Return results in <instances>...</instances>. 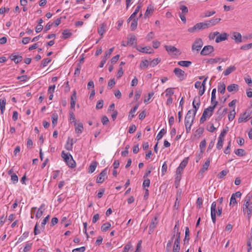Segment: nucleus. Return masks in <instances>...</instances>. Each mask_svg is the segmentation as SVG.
<instances>
[{
  "label": "nucleus",
  "instance_id": "obj_54",
  "mask_svg": "<svg viewBox=\"0 0 252 252\" xmlns=\"http://www.w3.org/2000/svg\"><path fill=\"white\" fill-rule=\"evenodd\" d=\"M114 49V47H112V48H110L109 50L106 51L105 53V55L103 56V58H107V60L109 58V57L111 55V54H112V53Z\"/></svg>",
  "mask_w": 252,
  "mask_h": 252
},
{
  "label": "nucleus",
  "instance_id": "obj_1",
  "mask_svg": "<svg viewBox=\"0 0 252 252\" xmlns=\"http://www.w3.org/2000/svg\"><path fill=\"white\" fill-rule=\"evenodd\" d=\"M195 115L192 114V111H188L185 119V126L186 127V132L189 133L191 129V126L193 124Z\"/></svg>",
  "mask_w": 252,
  "mask_h": 252
},
{
  "label": "nucleus",
  "instance_id": "obj_41",
  "mask_svg": "<svg viewBox=\"0 0 252 252\" xmlns=\"http://www.w3.org/2000/svg\"><path fill=\"white\" fill-rule=\"evenodd\" d=\"M32 246V243H27L22 251H21V249H20V252H28L31 250Z\"/></svg>",
  "mask_w": 252,
  "mask_h": 252
},
{
  "label": "nucleus",
  "instance_id": "obj_30",
  "mask_svg": "<svg viewBox=\"0 0 252 252\" xmlns=\"http://www.w3.org/2000/svg\"><path fill=\"white\" fill-rule=\"evenodd\" d=\"M236 67L234 66H230L227 68V69L223 72L224 76H227L229 75L233 71H235Z\"/></svg>",
  "mask_w": 252,
  "mask_h": 252
},
{
  "label": "nucleus",
  "instance_id": "obj_6",
  "mask_svg": "<svg viewBox=\"0 0 252 252\" xmlns=\"http://www.w3.org/2000/svg\"><path fill=\"white\" fill-rule=\"evenodd\" d=\"M218 104V102H215L213 106H210L207 108L205 109L202 115L207 118H210L213 114V111Z\"/></svg>",
  "mask_w": 252,
  "mask_h": 252
},
{
  "label": "nucleus",
  "instance_id": "obj_44",
  "mask_svg": "<svg viewBox=\"0 0 252 252\" xmlns=\"http://www.w3.org/2000/svg\"><path fill=\"white\" fill-rule=\"evenodd\" d=\"M216 209H211V216L212 221L214 223L216 222Z\"/></svg>",
  "mask_w": 252,
  "mask_h": 252
},
{
  "label": "nucleus",
  "instance_id": "obj_63",
  "mask_svg": "<svg viewBox=\"0 0 252 252\" xmlns=\"http://www.w3.org/2000/svg\"><path fill=\"white\" fill-rule=\"evenodd\" d=\"M51 62V60L48 59V58H47V59H43L42 61V62H41V65L43 66V67H45L47 65V64Z\"/></svg>",
  "mask_w": 252,
  "mask_h": 252
},
{
  "label": "nucleus",
  "instance_id": "obj_28",
  "mask_svg": "<svg viewBox=\"0 0 252 252\" xmlns=\"http://www.w3.org/2000/svg\"><path fill=\"white\" fill-rule=\"evenodd\" d=\"M6 104V99L4 97L0 98V110L1 114H3Z\"/></svg>",
  "mask_w": 252,
  "mask_h": 252
},
{
  "label": "nucleus",
  "instance_id": "obj_59",
  "mask_svg": "<svg viewBox=\"0 0 252 252\" xmlns=\"http://www.w3.org/2000/svg\"><path fill=\"white\" fill-rule=\"evenodd\" d=\"M248 252H250L252 249V239L250 238L247 241Z\"/></svg>",
  "mask_w": 252,
  "mask_h": 252
},
{
  "label": "nucleus",
  "instance_id": "obj_40",
  "mask_svg": "<svg viewBox=\"0 0 252 252\" xmlns=\"http://www.w3.org/2000/svg\"><path fill=\"white\" fill-rule=\"evenodd\" d=\"M216 89L215 88L213 89L211 94V104L213 105V106L214 105L215 102H217L216 101Z\"/></svg>",
  "mask_w": 252,
  "mask_h": 252
},
{
  "label": "nucleus",
  "instance_id": "obj_12",
  "mask_svg": "<svg viewBox=\"0 0 252 252\" xmlns=\"http://www.w3.org/2000/svg\"><path fill=\"white\" fill-rule=\"evenodd\" d=\"M228 35L227 33L225 32H223L222 33H220L218 35L216 38L215 41L217 43H219L220 42L224 41L227 39Z\"/></svg>",
  "mask_w": 252,
  "mask_h": 252
},
{
  "label": "nucleus",
  "instance_id": "obj_57",
  "mask_svg": "<svg viewBox=\"0 0 252 252\" xmlns=\"http://www.w3.org/2000/svg\"><path fill=\"white\" fill-rule=\"evenodd\" d=\"M167 165L166 164V161H165L162 164L161 167V174L162 175H164L167 171Z\"/></svg>",
  "mask_w": 252,
  "mask_h": 252
},
{
  "label": "nucleus",
  "instance_id": "obj_15",
  "mask_svg": "<svg viewBox=\"0 0 252 252\" xmlns=\"http://www.w3.org/2000/svg\"><path fill=\"white\" fill-rule=\"evenodd\" d=\"M136 44V37L133 34L129 35L127 37V45L132 46Z\"/></svg>",
  "mask_w": 252,
  "mask_h": 252
},
{
  "label": "nucleus",
  "instance_id": "obj_7",
  "mask_svg": "<svg viewBox=\"0 0 252 252\" xmlns=\"http://www.w3.org/2000/svg\"><path fill=\"white\" fill-rule=\"evenodd\" d=\"M200 105V100L199 96H195L194 98L193 101L192 102V106L193 108V110H191L192 111V114L193 115H196V112L199 106Z\"/></svg>",
  "mask_w": 252,
  "mask_h": 252
},
{
  "label": "nucleus",
  "instance_id": "obj_46",
  "mask_svg": "<svg viewBox=\"0 0 252 252\" xmlns=\"http://www.w3.org/2000/svg\"><path fill=\"white\" fill-rule=\"evenodd\" d=\"M188 162V158H185L180 164L179 166V168L182 169H184L185 167L187 166Z\"/></svg>",
  "mask_w": 252,
  "mask_h": 252
},
{
  "label": "nucleus",
  "instance_id": "obj_38",
  "mask_svg": "<svg viewBox=\"0 0 252 252\" xmlns=\"http://www.w3.org/2000/svg\"><path fill=\"white\" fill-rule=\"evenodd\" d=\"M235 115L236 112L235 110V108H234L230 112L229 114L228 115V118L229 121L230 122L233 121L235 118Z\"/></svg>",
  "mask_w": 252,
  "mask_h": 252
},
{
  "label": "nucleus",
  "instance_id": "obj_39",
  "mask_svg": "<svg viewBox=\"0 0 252 252\" xmlns=\"http://www.w3.org/2000/svg\"><path fill=\"white\" fill-rule=\"evenodd\" d=\"M221 60V58H216L214 59H210L208 60V61H207V63H209V64H214V63H216L220 62Z\"/></svg>",
  "mask_w": 252,
  "mask_h": 252
},
{
  "label": "nucleus",
  "instance_id": "obj_56",
  "mask_svg": "<svg viewBox=\"0 0 252 252\" xmlns=\"http://www.w3.org/2000/svg\"><path fill=\"white\" fill-rule=\"evenodd\" d=\"M236 198L234 197V195H231L229 203L230 206H235L237 204Z\"/></svg>",
  "mask_w": 252,
  "mask_h": 252
},
{
  "label": "nucleus",
  "instance_id": "obj_23",
  "mask_svg": "<svg viewBox=\"0 0 252 252\" xmlns=\"http://www.w3.org/2000/svg\"><path fill=\"white\" fill-rule=\"evenodd\" d=\"M107 25L106 24L103 23L100 25V27L98 28V32L100 35L102 36L106 32Z\"/></svg>",
  "mask_w": 252,
  "mask_h": 252
},
{
  "label": "nucleus",
  "instance_id": "obj_26",
  "mask_svg": "<svg viewBox=\"0 0 252 252\" xmlns=\"http://www.w3.org/2000/svg\"><path fill=\"white\" fill-rule=\"evenodd\" d=\"M44 211V204H42L39 208L38 211L36 212L35 217L36 219L40 218L43 215V211Z\"/></svg>",
  "mask_w": 252,
  "mask_h": 252
},
{
  "label": "nucleus",
  "instance_id": "obj_16",
  "mask_svg": "<svg viewBox=\"0 0 252 252\" xmlns=\"http://www.w3.org/2000/svg\"><path fill=\"white\" fill-rule=\"evenodd\" d=\"M200 30H202L201 28V24L200 23H197L193 27L188 29V31L189 32H195L199 31Z\"/></svg>",
  "mask_w": 252,
  "mask_h": 252
},
{
  "label": "nucleus",
  "instance_id": "obj_14",
  "mask_svg": "<svg viewBox=\"0 0 252 252\" xmlns=\"http://www.w3.org/2000/svg\"><path fill=\"white\" fill-rule=\"evenodd\" d=\"M137 50L141 52L148 53V54H151L154 52L153 50L152 49L151 47H150L149 46H147V47H145L138 46L137 48Z\"/></svg>",
  "mask_w": 252,
  "mask_h": 252
},
{
  "label": "nucleus",
  "instance_id": "obj_50",
  "mask_svg": "<svg viewBox=\"0 0 252 252\" xmlns=\"http://www.w3.org/2000/svg\"><path fill=\"white\" fill-rule=\"evenodd\" d=\"M235 154L238 156H243L245 155V152L242 149H238L235 151Z\"/></svg>",
  "mask_w": 252,
  "mask_h": 252
},
{
  "label": "nucleus",
  "instance_id": "obj_18",
  "mask_svg": "<svg viewBox=\"0 0 252 252\" xmlns=\"http://www.w3.org/2000/svg\"><path fill=\"white\" fill-rule=\"evenodd\" d=\"M239 85L236 84H232L227 87V91L229 92H237L239 90Z\"/></svg>",
  "mask_w": 252,
  "mask_h": 252
},
{
  "label": "nucleus",
  "instance_id": "obj_27",
  "mask_svg": "<svg viewBox=\"0 0 252 252\" xmlns=\"http://www.w3.org/2000/svg\"><path fill=\"white\" fill-rule=\"evenodd\" d=\"M97 165V163L96 161H93L89 167L88 172L89 173H93L95 171V170L96 168Z\"/></svg>",
  "mask_w": 252,
  "mask_h": 252
},
{
  "label": "nucleus",
  "instance_id": "obj_55",
  "mask_svg": "<svg viewBox=\"0 0 252 252\" xmlns=\"http://www.w3.org/2000/svg\"><path fill=\"white\" fill-rule=\"evenodd\" d=\"M155 37V33L153 32H150L146 37V39L148 41H151Z\"/></svg>",
  "mask_w": 252,
  "mask_h": 252
},
{
  "label": "nucleus",
  "instance_id": "obj_19",
  "mask_svg": "<svg viewBox=\"0 0 252 252\" xmlns=\"http://www.w3.org/2000/svg\"><path fill=\"white\" fill-rule=\"evenodd\" d=\"M232 39L235 40L236 43H240L242 42V35L240 33L234 32L233 34Z\"/></svg>",
  "mask_w": 252,
  "mask_h": 252
},
{
  "label": "nucleus",
  "instance_id": "obj_45",
  "mask_svg": "<svg viewBox=\"0 0 252 252\" xmlns=\"http://www.w3.org/2000/svg\"><path fill=\"white\" fill-rule=\"evenodd\" d=\"M149 65H150V63L148 60H143L140 63V67L141 68H147Z\"/></svg>",
  "mask_w": 252,
  "mask_h": 252
},
{
  "label": "nucleus",
  "instance_id": "obj_33",
  "mask_svg": "<svg viewBox=\"0 0 252 252\" xmlns=\"http://www.w3.org/2000/svg\"><path fill=\"white\" fill-rule=\"evenodd\" d=\"M218 92L224 94L225 91V85L223 83H220L218 87Z\"/></svg>",
  "mask_w": 252,
  "mask_h": 252
},
{
  "label": "nucleus",
  "instance_id": "obj_49",
  "mask_svg": "<svg viewBox=\"0 0 252 252\" xmlns=\"http://www.w3.org/2000/svg\"><path fill=\"white\" fill-rule=\"evenodd\" d=\"M160 61L158 58L154 59L153 61L149 63L150 65L152 67H154L157 65Z\"/></svg>",
  "mask_w": 252,
  "mask_h": 252
},
{
  "label": "nucleus",
  "instance_id": "obj_22",
  "mask_svg": "<svg viewBox=\"0 0 252 252\" xmlns=\"http://www.w3.org/2000/svg\"><path fill=\"white\" fill-rule=\"evenodd\" d=\"M179 225L178 223H176L173 229L172 239H174L175 236H180V233L179 232Z\"/></svg>",
  "mask_w": 252,
  "mask_h": 252
},
{
  "label": "nucleus",
  "instance_id": "obj_2",
  "mask_svg": "<svg viewBox=\"0 0 252 252\" xmlns=\"http://www.w3.org/2000/svg\"><path fill=\"white\" fill-rule=\"evenodd\" d=\"M62 157L69 167L71 168L75 167V162L70 154L65 153L63 151L62 152Z\"/></svg>",
  "mask_w": 252,
  "mask_h": 252
},
{
  "label": "nucleus",
  "instance_id": "obj_52",
  "mask_svg": "<svg viewBox=\"0 0 252 252\" xmlns=\"http://www.w3.org/2000/svg\"><path fill=\"white\" fill-rule=\"evenodd\" d=\"M206 145V142L205 140L201 141V142L200 143L199 147L201 150V153H203L204 152Z\"/></svg>",
  "mask_w": 252,
  "mask_h": 252
},
{
  "label": "nucleus",
  "instance_id": "obj_36",
  "mask_svg": "<svg viewBox=\"0 0 252 252\" xmlns=\"http://www.w3.org/2000/svg\"><path fill=\"white\" fill-rule=\"evenodd\" d=\"M166 130L164 128L161 129L157 136L156 139L158 141L162 138L163 136L166 133Z\"/></svg>",
  "mask_w": 252,
  "mask_h": 252
},
{
  "label": "nucleus",
  "instance_id": "obj_48",
  "mask_svg": "<svg viewBox=\"0 0 252 252\" xmlns=\"http://www.w3.org/2000/svg\"><path fill=\"white\" fill-rule=\"evenodd\" d=\"M29 236L28 232H25L23 235L18 239L17 243L22 242L25 239L27 238Z\"/></svg>",
  "mask_w": 252,
  "mask_h": 252
},
{
  "label": "nucleus",
  "instance_id": "obj_64",
  "mask_svg": "<svg viewBox=\"0 0 252 252\" xmlns=\"http://www.w3.org/2000/svg\"><path fill=\"white\" fill-rule=\"evenodd\" d=\"M86 248L85 247H81L73 250L72 252H84Z\"/></svg>",
  "mask_w": 252,
  "mask_h": 252
},
{
  "label": "nucleus",
  "instance_id": "obj_29",
  "mask_svg": "<svg viewBox=\"0 0 252 252\" xmlns=\"http://www.w3.org/2000/svg\"><path fill=\"white\" fill-rule=\"evenodd\" d=\"M221 20L220 18L212 19L210 20L207 21L209 24V27L214 26L218 24Z\"/></svg>",
  "mask_w": 252,
  "mask_h": 252
},
{
  "label": "nucleus",
  "instance_id": "obj_4",
  "mask_svg": "<svg viewBox=\"0 0 252 252\" xmlns=\"http://www.w3.org/2000/svg\"><path fill=\"white\" fill-rule=\"evenodd\" d=\"M242 210L243 213L247 214L248 219H250L252 214V203L243 204Z\"/></svg>",
  "mask_w": 252,
  "mask_h": 252
},
{
  "label": "nucleus",
  "instance_id": "obj_61",
  "mask_svg": "<svg viewBox=\"0 0 252 252\" xmlns=\"http://www.w3.org/2000/svg\"><path fill=\"white\" fill-rule=\"evenodd\" d=\"M219 34V32H211L209 34V38L210 40H213L215 38V37H217L218 35Z\"/></svg>",
  "mask_w": 252,
  "mask_h": 252
},
{
  "label": "nucleus",
  "instance_id": "obj_32",
  "mask_svg": "<svg viewBox=\"0 0 252 252\" xmlns=\"http://www.w3.org/2000/svg\"><path fill=\"white\" fill-rule=\"evenodd\" d=\"M154 11V7L152 5H149L148 6L147 9L145 12L144 14L145 18H147L149 16V15L153 13Z\"/></svg>",
  "mask_w": 252,
  "mask_h": 252
},
{
  "label": "nucleus",
  "instance_id": "obj_62",
  "mask_svg": "<svg viewBox=\"0 0 252 252\" xmlns=\"http://www.w3.org/2000/svg\"><path fill=\"white\" fill-rule=\"evenodd\" d=\"M180 9L182 11V12L181 13L187 14L188 13V8L185 5H181L180 7Z\"/></svg>",
  "mask_w": 252,
  "mask_h": 252
},
{
  "label": "nucleus",
  "instance_id": "obj_47",
  "mask_svg": "<svg viewBox=\"0 0 252 252\" xmlns=\"http://www.w3.org/2000/svg\"><path fill=\"white\" fill-rule=\"evenodd\" d=\"M63 38L66 39L72 35V33L70 32L68 30H65L63 31Z\"/></svg>",
  "mask_w": 252,
  "mask_h": 252
},
{
  "label": "nucleus",
  "instance_id": "obj_8",
  "mask_svg": "<svg viewBox=\"0 0 252 252\" xmlns=\"http://www.w3.org/2000/svg\"><path fill=\"white\" fill-rule=\"evenodd\" d=\"M107 169L105 168L97 177L96 182L97 183H102L105 179L107 177Z\"/></svg>",
  "mask_w": 252,
  "mask_h": 252
},
{
  "label": "nucleus",
  "instance_id": "obj_60",
  "mask_svg": "<svg viewBox=\"0 0 252 252\" xmlns=\"http://www.w3.org/2000/svg\"><path fill=\"white\" fill-rule=\"evenodd\" d=\"M165 96L168 97H171V96L173 94H174V92L172 90V88H168L165 91Z\"/></svg>",
  "mask_w": 252,
  "mask_h": 252
},
{
  "label": "nucleus",
  "instance_id": "obj_3",
  "mask_svg": "<svg viewBox=\"0 0 252 252\" xmlns=\"http://www.w3.org/2000/svg\"><path fill=\"white\" fill-rule=\"evenodd\" d=\"M251 114L252 111L250 109H247L244 113L240 115L238 120V123L247 122L250 118Z\"/></svg>",
  "mask_w": 252,
  "mask_h": 252
},
{
  "label": "nucleus",
  "instance_id": "obj_58",
  "mask_svg": "<svg viewBox=\"0 0 252 252\" xmlns=\"http://www.w3.org/2000/svg\"><path fill=\"white\" fill-rule=\"evenodd\" d=\"M174 239H175V241H174V244L173 246L180 247V236H175Z\"/></svg>",
  "mask_w": 252,
  "mask_h": 252
},
{
  "label": "nucleus",
  "instance_id": "obj_13",
  "mask_svg": "<svg viewBox=\"0 0 252 252\" xmlns=\"http://www.w3.org/2000/svg\"><path fill=\"white\" fill-rule=\"evenodd\" d=\"M164 47L168 53L175 52V55H179L180 54V51L175 46L171 45H165Z\"/></svg>",
  "mask_w": 252,
  "mask_h": 252
},
{
  "label": "nucleus",
  "instance_id": "obj_35",
  "mask_svg": "<svg viewBox=\"0 0 252 252\" xmlns=\"http://www.w3.org/2000/svg\"><path fill=\"white\" fill-rule=\"evenodd\" d=\"M51 119H52V125L54 126H55L57 125V122H58V114L56 113L53 114L52 115Z\"/></svg>",
  "mask_w": 252,
  "mask_h": 252
},
{
  "label": "nucleus",
  "instance_id": "obj_51",
  "mask_svg": "<svg viewBox=\"0 0 252 252\" xmlns=\"http://www.w3.org/2000/svg\"><path fill=\"white\" fill-rule=\"evenodd\" d=\"M224 139H221L220 138H218V141L217 144V148L219 150H220L222 148L223 144Z\"/></svg>",
  "mask_w": 252,
  "mask_h": 252
},
{
  "label": "nucleus",
  "instance_id": "obj_5",
  "mask_svg": "<svg viewBox=\"0 0 252 252\" xmlns=\"http://www.w3.org/2000/svg\"><path fill=\"white\" fill-rule=\"evenodd\" d=\"M203 42L201 38H197L194 41L192 45L191 49L192 51H196L198 52L200 50L201 48L203 46Z\"/></svg>",
  "mask_w": 252,
  "mask_h": 252
},
{
  "label": "nucleus",
  "instance_id": "obj_9",
  "mask_svg": "<svg viewBox=\"0 0 252 252\" xmlns=\"http://www.w3.org/2000/svg\"><path fill=\"white\" fill-rule=\"evenodd\" d=\"M214 51V48L213 46L207 45L205 46L200 52V54L203 56L209 55Z\"/></svg>",
  "mask_w": 252,
  "mask_h": 252
},
{
  "label": "nucleus",
  "instance_id": "obj_11",
  "mask_svg": "<svg viewBox=\"0 0 252 252\" xmlns=\"http://www.w3.org/2000/svg\"><path fill=\"white\" fill-rule=\"evenodd\" d=\"M158 223V217L156 216L152 220L151 222L150 223L149 230V234H151L154 231V230L156 227Z\"/></svg>",
  "mask_w": 252,
  "mask_h": 252
},
{
  "label": "nucleus",
  "instance_id": "obj_37",
  "mask_svg": "<svg viewBox=\"0 0 252 252\" xmlns=\"http://www.w3.org/2000/svg\"><path fill=\"white\" fill-rule=\"evenodd\" d=\"M215 13H216L215 11H206L205 12H204V14L201 15L200 16V17L202 18L208 17L213 15Z\"/></svg>",
  "mask_w": 252,
  "mask_h": 252
},
{
  "label": "nucleus",
  "instance_id": "obj_31",
  "mask_svg": "<svg viewBox=\"0 0 252 252\" xmlns=\"http://www.w3.org/2000/svg\"><path fill=\"white\" fill-rule=\"evenodd\" d=\"M192 63L190 61H181L178 62V64L179 65L184 66V67H189L191 64Z\"/></svg>",
  "mask_w": 252,
  "mask_h": 252
},
{
  "label": "nucleus",
  "instance_id": "obj_24",
  "mask_svg": "<svg viewBox=\"0 0 252 252\" xmlns=\"http://www.w3.org/2000/svg\"><path fill=\"white\" fill-rule=\"evenodd\" d=\"M139 105L136 104L134 106V107L131 109L130 111L129 112V115H128V119L131 120L134 116H135V113L137 111V109L138 108Z\"/></svg>",
  "mask_w": 252,
  "mask_h": 252
},
{
  "label": "nucleus",
  "instance_id": "obj_20",
  "mask_svg": "<svg viewBox=\"0 0 252 252\" xmlns=\"http://www.w3.org/2000/svg\"><path fill=\"white\" fill-rule=\"evenodd\" d=\"M211 158L209 157L205 161L204 164L203 165L202 168L200 169V172L202 173L204 172L207 170L208 167L210 165Z\"/></svg>",
  "mask_w": 252,
  "mask_h": 252
},
{
  "label": "nucleus",
  "instance_id": "obj_42",
  "mask_svg": "<svg viewBox=\"0 0 252 252\" xmlns=\"http://www.w3.org/2000/svg\"><path fill=\"white\" fill-rule=\"evenodd\" d=\"M252 198V194L250 193H248L244 198V204L252 203V202L251 201Z\"/></svg>",
  "mask_w": 252,
  "mask_h": 252
},
{
  "label": "nucleus",
  "instance_id": "obj_17",
  "mask_svg": "<svg viewBox=\"0 0 252 252\" xmlns=\"http://www.w3.org/2000/svg\"><path fill=\"white\" fill-rule=\"evenodd\" d=\"M77 99L76 92L75 91H73L72 94L70 97V107L71 108L74 109L75 105L76 104Z\"/></svg>",
  "mask_w": 252,
  "mask_h": 252
},
{
  "label": "nucleus",
  "instance_id": "obj_34",
  "mask_svg": "<svg viewBox=\"0 0 252 252\" xmlns=\"http://www.w3.org/2000/svg\"><path fill=\"white\" fill-rule=\"evenodd\" d=\"M111 226V225L109 222L104 223L102 225L101 230L103 232H106L110 228Z\"/></svg>",
  "mask_w": 252,
  "mask_h": 252
},
{
  "label": "nucleus",
  "instance_id": "obj_25",
  "mask_svg": "<svg viewBox=\"0 0 252 252\" xmlns=\"http://www.w3.org/2000/svg\"><path fill=\"white\" fill-rule=\"evenodd\" d=\"M75 126V131L77 133V134L79 135L80 134L82 133L84 127L82 123H80L79 124H77V125Z\"/></svg>",
  "mask_w": 252,
  "mask_h": 252
},
{
  "label": "nucleus",
  "instance_id": "obj_43",
  "mask_svg": "<svg viewBox=\"0 0 252 252\" xmlns=\"http://www.w3.org/2000/svg\"><path fill=\"white\" fill-rule=\"evenodd\" d=\"M137 19H133L132 20L131 24H130V29L131 31H134L137 27Z\"/></svg>",
  "mask_w": 252,
  "mask_h": 252
},
{
  "label": "nucleus",
  "instance_id": "obj_21",
  "mask_svg": "<svg viewBox=\"0 0 252 252\" xmlns=\"http://www.w3.org/2000/svg\"><path fill=\"white\" fill-rule=\"evenodd\" d=\"M10 59L14 61L15 63H18L22 61V57L19 55L12 54L10 56Z\"/></svg>",
  "mask_w": 252,
  "mask_h": 252
},
{
  "label": "nucleus",
  "instance_id": "obj_53",
  "mask_svg": "<svg viewBox=\"0 0 252 252\" xmlns=\"http://www.w3.org/2000/svg\"><path fill=\"white\" fill-rule=\"evenodd\" d=\"M228 172L227 170H222L220 172L218 175V177L219 179H222L223 177L226 176Z\"/></svg>",
  "mask_w": 252,
  "mask_h": 252
},
{
  "label": "nucleus",
  "instance_id": "obj_10",
  "mask_svg": "<svg viewBox=\"0 0 252 252\" xmlns=\"http://www.w3.org/2000/svg\"><path fill=\"white\" fill-rule=\"evenodd\" d=\"M174 73L181 80H183L185 78V72L180 68H175L174 70Z\"/></svg>",
  "mask_w": 252,
  "mask_h": 252
}]
</instances>
